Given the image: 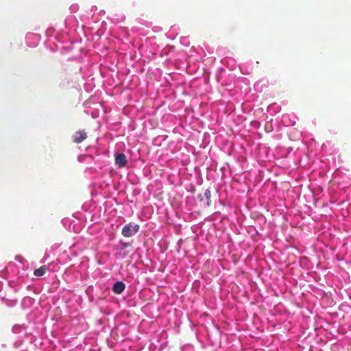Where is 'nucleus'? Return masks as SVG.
<instances>
[{"label":"nucleus","mask_w":351,"mask_h":351,"mask_svg":"<svg viewBox=\"0 0 351 351\" xmlns=\"http://www.w3.org/2000/svg\"><path fill=\"white\" fill-rule=\"evenodd\" d=\"M139 230L138 224L128 223L123 226L122 229V234L125 237H130L134 235Z\"/></svg>","instance_id":"nucleus-1"},{"label":"nucleus","mask_w":351,"mask_h":351,"mask_svg":"<svg viewBox=\"0 0 351 351\" xmlns=\"http://www.w3.org/2000/svg\"><path fill=\"white\" fill-rule=\"evenodd\" d=\"M87 138V134L84 130H80L75 132L73 135V141L75 143L79 144Z\"/></svg>","instance_id":"nucleus-2"},{"label":"nucleus","mask_w":351,"mask_h":351,"mask_svg":"<svg viewBox=\"0 0 351 351\" xmlns=\"http://www.w3.org/2000/svg\"><path fill=\"white\" fill-rule=\"evenodd\" d=\"M115 163L119 168L124 167L127 164L126 156L124 154H118L115 157Z\"/></svg>","instance_id":"nucleus-3"},{"label":"nucleus","mask_w":351,"mask_h":351,"mask_svg":"<svg viewBox=\"0 0 351 351\" xmlns=\"http://www.w3.org/2000/svg\"><path fill=\"white\" fill-rule=\"evenodd\" d=\"M125 288V284L121 281H118L114 284L112 291L117 294H121L124 291Z\"/></svg>","instance_id":"nucleus-4"},{"label":"nucleus","mask_w":351,"mask_h":351,"mask_svg":"<svg viewBox=\"0 0 351 351\" xmlns=\"http://www.w3.org/2000/svg\"><path fill=\"white\" fill-rule=\"evenodd\" d=\"M47 269H48V267L47 265H43V266L40 267L39 268L35 269L34 271V274L36 276H42L46 273Z\"/></svg>","instance_id":"nucleus-5"},{"label":"nucleus","mask_w":351,"mask_h":351,"mask_svg":"<svg viewBox=\"0 0 351 351\" xmlns=\"http://www.w3.org/2000/svg\"><path fill=\"white\" fill-rule=\"evenodd\" d=\"M204 195L207 199V202H206V204L208 206H210V197H211V194H210V191L209 189H206L204 192Z\"/></svg>","instance_id":"nucleus-6"},{"label":"nucleus","mask_w":351,"mask_h":351,"mask_svg":"<svg viewBox=\"0 0 351 351\" xmlns=\"http://www.w3.org/2000/svg\"><path fill=\"white\" fill-rule=\"evenodd\" d=\"M129 245L128 243H121V250L125 249L126 247Z\"/></svg>","instance_id":"nucleus-7"}]
</instances>
